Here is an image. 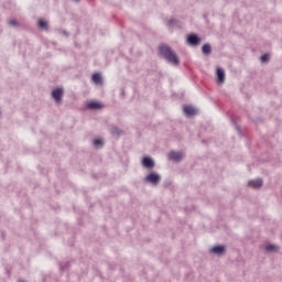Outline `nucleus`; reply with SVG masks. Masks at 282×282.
<instances>
[{"label": "nucleus", "instance_id": "f257e3e1", "mask_svg": "<svg viewBox=\"0 0 282 282\" xmlns=\"http://www.w3.org/2000/svg\"><path fill=\"white\" fill-rule=\"evenodd\" d=\"M159 56L164 58L170 65H173V67L180 65V55L169 44H161L159 46Z\"/></svg>", "mask_w": 282, "mask_h": 282}, {"label": "nucleus", "instance_id": "f03ea898", "mask_svg": "<svg viewBox=\"0 0 282 282\" xmlns=\"http://www.w3.org/2000/svg\"><path fill=\"white\" fill-rule=\"evenodd\" d=\"M143 182H145V184H151L152 186H158V184L162 182V176L155 172H151L144 177Z\"/></svg>", "mask_w": 282, "mask_h": 282}, {"label": "nucleus", "instance_id": "7ed1b4c3", "mask_svg": "<svg viewBox=\"0 0 282 282\" xmlns=\"http://www.w3.org/2000/svg\"><path fill=\"white\" fill-rule=\"evenodd\" d=\"M65 94V89L63 88H55L53 89L51 96L55 100L57 105H61L63 102V95Z\"/></svg>", "mask_w": 282, "mask_h": 282}, {"label": "nucleus", "instance_id": "20e7f679", "mask_svg": "<svg viewBox=\"0 0 282 282\" xmlns=\"http://www.w3.org/2000/svg\"><path fill=\"white\" fill-rule=\"evenodd\" d=\"M187 44L191 45L192 47H197L199 43H202V37L197 35L196 33H191L187 35Z\"/></svg>", "mask_w": 282, "mask_h": 282}, {"label": "nucleus", "instance_id": "39448f33", "mask_svg": "<svg viewBox=\"0 0 282 282\" xmlns=\"http://www.w3.org/2000/svg\"><path fill=\"white\" fill-rule=\"evenodd\" d=\"M210 254H216L217 257H224L226 254V246L218 245L209 249Z\"/></svg>", "mask_w": 282, "mask_h": 282}, {"label": "nucleus", "instance_id": "423d86ee", "mask_svg": "<svg viewBox=\"0 0 282 282\" xmlns=\"http://www.w3.org/2000/svg\"><path fill=\"white\" fill-rule=\"evenodd\" d=\"M141 164L144 169H148V171H152V169H155V161H153L151 156H144Z\"/></svg>", "mask_w": 282, "mask_h": 282}, {"label": "nucleus", "instance_id": "0eeeda50", "mask_svg": "<svg viewBox=\"0 0 282 282\" xmlns=\"http://www.w3.org/2000/svg\"><path fill=\"white\" fill-rule=\"evenodd\" d=\"M169 160H171V162H182L184 154H182V152L171 151L169 153Z\"/></svg>", "mask_w": 282, "mask_h": 282}, {"label": "nucleus", "instance_id": "6e6552de", "mask_svg": "<svg viewBox=\"0 0 282 282\" xmlns=\"http://www.w3.org/2000/svg\"><path fill=\"white\" fill-rule=\"evenodd\" d=\"M37 28L44 32H50V22H47L45 19H40L37 20Z\"/></svg>", "mask_w": 282, "mask_h": 282}, {"label": "nucleus", "instance_id": "1a4fd4ad", "mask_svg": "<svg viewBox=\"0 0 282 282\" xmlns=\"http://www.w3.org/2000/svg\"><path fill=\"white\" fill-rule=\"evenodd\" d=\"M216 83L217 85H224L226 83V73L225 72H217Z\"/></svg>", "mask_w": 282, "mask_h": 282}, {"label": "nucleus", "instance_id": "9d476101", "mask_svg": "<svg viewBox=\"0 0 282 282\" xmlns=\"http://www.w3.org/2000/svg\"><path fill=\"white\" fill-rule=\"evenodd\" d=\"M202 53L204 54V56H210V54H213V46H210L209 43L204 44L202 46Z\"/></svg>", "mask_w": 282, "mask_h": 282}, {"label": "nucleus", "instance_id": "9b49d317", "mask_svg": "<svg viewBox=\"0 0 282 282\" xmlns=\"http://www.w3.org/2000/svg\"><path fill=\"white\" fill-rule=\"evenodd\" d=\"M248 184L250 186H252V188H261L263 186V180L257 178V180H253V181H249Z\"/></svg>", "mask_w": 282, "mask_h": 282}, {"label": "nucleus", "instance_id": "f8f14e48", "mask_svg": "<svg viewBox=\"0 0 282 282\" xmlns=\"http://www.w3.org/2000/svg\"><path fill=\"white\" fill-rule=\"evenodd\" d=\"M184 113H186V116H197V109L193 108L192 106H185Z\"/></svg>", "mask_w": 282, "mask_h": 282}, {"label": "nucleus", "instance_id": "ddd939ff", "mask_svg": "<svg viewBox=\"0 0 282 282\" xmlns=\"http://www.w3.org/2000/svg\"><path fill=\"white\" fill-rule=\"evenodd\" d=\"M167 25H169V28H173V26L182 28V24L180 23V20H177L175 18L170 19L167 21Z\"/></svg>", "mask_w": 282, "mask_h": 282}, {"label": "nucleus", "instance_id": "4468645a", "mask_svg": "<svg viewBox=\"0 0 282 282\" xmlns=\"http://www.w3.org/2000/svg\"><path fill=\"white\" fill-rule=\"evenodd\" d=\"M93 83L95 85H102V76L100 75V73H95L93 75Z\"/></svg>", "mask_w": 282, "mask_h": 282}, {"label": "nucleus", "instance_id": "2eb2a0df", "mask_svg": "<svg viewBox=\"0 0 282 282\" xmlns=\"http://www.w3.org/2000/svg\"><path fill=\"white\" fill-rule=\"evenodd\" d=\"M93 144L95 149H102V147H105V141L102 139H95Z\"/></svg>", "mask_w": 282, "mask_h": 282}, {"label": "nucleus", "instance_id": "dca6fc26", "mask_svg": "<svg viewBox=\"0 0 282 282\" xmlns=\"http://www.w3.org/2000/svg\"><path fill=\"white\" fill-rule=\"evenodd\" d=\"M264 250L267 252H279V246H276V245H267Z\"/></svg>", "mask_w": 282, "mask_h": 282}, {"label": "nucleus", "instance_id": "f3484780", "mask_svg": "<svg viewBox=\"0 0 282 282\" xmlns=\"http://www.w3.org/2000/svg\"><path fill=\"white\" fill-rule=\"evenodd\" d=\"M88 109H102V104L98 101H91L88 104Z\"/></svg>", "mask_w": 282, "mask_h": 282}, {"label": "nucleus", "instance_id": "a211bd4d", "mask_svg": "<svg viewBox=\"0 0 282 282\" xmlns=\"http://www.w3.org/2000/svg\"><path fill=\"white\" fill-rule=\"evenodd\" d=\"M260 61L262 64L270 63V53H264L260 56Z\"/></svg>", "mask_w": 282, "mask_h": 282}, {"label": "nucleus", "instance_id": "6ab92c4d", "mask_svg": "<svg viewBox=\"0 0 282 282\" xmlns=\"http://www.w3.org/2000/svg\"><path fill=\"white\" fill-rule=\"evenodd\" d=\"M111 133H112V135H122V130H120V128L113 126L111 128Z\"/></svg>", "mask_w": 282, "mask_h": 282}, {"label": "nucleus", "instance_id": "aec40b11", "mask_svg": "<svg viewBox=\"0 0 282 282\" xmlns=\"http://www.w3.org/2000/svg\"><path fill=\"white\" fill-rule=\"evenodd\" d=\"M9 25H11L12 28H20L21 26V24L17 20H10Z\"/></svg>", "mask_w": 282, "mask_h": 282}, {"label": "nucleus", "instance_id": "412c9836", "mask_svg": "<svg viewBox=\"0 0 282 282\" xmlns=\"http://www.w3.org/2000/svg\"><path fill=\"white\" fill-rule=\"evenodd\" d=\"M215 72H224V68H221L220 66H217Z\"/></svg>", "mask_w": 282, "mask_h": 282}, {"label": "nucleus", "instance_id": "4be33fe9", "mask_svg": "<svg viewBox=\"0 0 282 282\" xmlns=\"http://www.w3.org/2000/svg\"><path fill=\"white\" fill-rule=\"evenodd\" d=\"M73 1H75V3H80V0H73Z\"/></svg>", "mask_w": 282, "mask_h": 282}, {"label": "nucleus", "instance_id": "5701e85b", "mask_svg": "<svg viewBox=\"0 0 282 282\" xmlns=\"http://www.w3.org/2000/svg\"><path fill=\"white\" fill-rule=\"evenodd\" d=\"M237 131H240L239 126H236Z\"/></svg>", "mask_w": 282, "mask_h": 282}, {"label": "nucleus", "instance_id": "b1692460", "mask_svg": "<svg viewBox=\"0 0 282 282\" xmlns=\"http://www.w3.org/2000/svg\"><path fill=\"white\" fill-rule=\"evenodd\" d=\"M63 34H67V31H63Z\"/></svg>", "mask_w": 282, "mask_h": 282}, {"label": "nucleus", "instance_id": "393cba45", "mask_svg": "<svg viewBox=\"0 0 282 282\" xmlns=\"http://www.w3.org/2000/svg\"><path fill=\"white\" fill-rule=\"evenodd\" d=\"M0 116H1V110H0Z\"/></svg>", "mask_w": 282, "mask_h": 282}]
</instances>
